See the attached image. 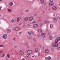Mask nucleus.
<instances>
[{
  "label": "nucleus",
  "mask_w": 60,
  "mask_h": 60,
  "mask_svg": "<svg viewBox=\"0 0 60 60\" xmlns=\"http://www.w3.org/2000/svg\"><path fill=\"white\" fill-rule=\"evenodd\" d=\"M27 52L28 54H31L33 53V51L31 50H29L27 51Z\"/></svg>",
  "instance_id": "nucleus-3"
},
{
  "label": "nucleus",
  "mask_w": 60,
  "mask_h": 60,
  "mask_svg": "<svg viewBox=\"0 0 60 60\" xmlns=\"http://www.w3.org/2000/svg\"><path fill=\"white\" fill-rule=\"evenodd\" d=\"M28 49H29L30 48V46H28L27 47Z\"/></svg>",
  "instance_id": "nucleus-57"
},
{
  "label": "nucleus",
  "mask_w": 60,
  "mask_h": 60,
  "mask_svg": "<svg viewBox=\"0 0 60 60\" xmlns=\"http://www.w3.org/2000/svg\"><path fill=\"white\" fill-rule=\"evenodd\" d=\"M11 22L13 24H14V23H15V21H14V20L13 19H12L11 20Z\"/></svg>",
  "instance_id": "nucleus-20"
},
{
  "label": "nucleus",
  "mask_w": 60,
  "mask_h": 60,
  "mask_svg": "<svg viewBox=\"0 0 60 60\" xmlns=\"http://www.w3.org/2000/svg\"><path fill=\"white\" fill-rule=\"evenodd\" d=\"M29 11L27 9H26L25 10V12H28Z\"/></svg>",
  "instance_id": "nucleus-32"
},
{
  "label": "nucleus",
  "mask_w": 60,
  "mask_h": 60,
  "mask_svg": "<svg viewBox=\"0 0 60 60\" xmlns=\"http://www.w3.org/2000/svg\"><path fill=\"white\" fill-rule=\"evenodd\" d=\"M58 44H56L55 45V47H56V48H57V47H58Z\"/></svg>",
  "instance_id": "nucleus-27"
},
{
  "label": "nucleus",
  "mask_w": 60,
  "mask_h": 60,
  "mask_svg": "<svg viewBox=\"0 0 60 60\" xmlns=\"http://www.w3.org/2000/svg\"><path fill=\"white\" fill-rule=\"evenodd\" d=\"M57 49H58V50H60V47L58 48H57Z\"/></svg>",
  "instance_id": "nucleus-52"
},
{
  "label": "nucleus",
  "mask_w": 60,
  "mask_h": 60,
  "mask_svg": "<svg viewBox=\"0 0 60 60\" xmlns=\"http://www.w3.org/2000/svg\"><path fill=\"white\" fill-rule=\"evenodd\" d=\"M56 7L55 6H53L52 8V9L53 10H56Z\"/></svg>",
  "instance_id": "nucleus-11"
},
{
  "label": "nucleus",
  "mask_w": 60,
  "mask_h": 60,
  "mask_svg": "<svg viewBox=\"0 0 60 60\" xmlns=\"http://www.w3.org/2000/svg\"><path fill=\"white\" fill-rule=\"evenodd\" d=\"M38 37H40L41 36V35L40 34H38Z\"/></svg>",
  "instance_id": "nucleus-40"
},
{
  "label": "nucleus",
  "mask_w": 60,
  "mask_h": 60,
  "mask_svg": "<svg viewBox=\"0 0 60 60\" xmlns=\"http://www.w3.org/2000/svg\"><path fill=\"white\" fill-rule=\"evenodd\" d=\"M7 31L8 33H10L11 32V30L10 29H8L7 30Z\"/></svg>",
  "instance_id": "nucleus-18"
},
{
  "label": "nucleus",
  "mask_w": 60,
  "mask_h": 60,
  "mask_svg": "<svg viewBox=\"0 0 60 60\" xmlns=\"http://www.w3.org/2000/svg\"><path fill=\"white\" fill-rule=\"evenodd\" d=\"M26 56H28V57H30V55L29 54H27Z\"/></svg>",
  "instance_id": "nucleus-28"
},
{
  "label": "nucleus",
  "mask_w": 60,
  "mask_h": 60,
  "mask_svg": "<svg viewBox=\"0 0 60 60\" xmlns=\"http://www.w3.org/2000/svg\"><path fill=\"white\" fill-rule=\"evenodd\" d=\"M2 8V7L0 6V10H1V9Z\"/></svg>",
  "instance_id": "nucleus-54"
},
{
  "label": "nucleus",
  "mask_w": 60,
  "mask_h": 60,
  "mask_svg": "<svg viewBox=\"0 0 60 60\" xmlns=\"http://www.w3.org/2000/svg\"><path fill=\"white\" fill-rule=\"evenodd\" d=\"M52 38H53L52 36H51L49 37V40H52Z\"/></svg>",
  "instance_id": "nucleus-19"
},
{
  "label": "nucleus",
  "mask_w": 60,
  "mask_h": 60,
  "mask_svg": "<svg viewBox=\"0 0 60 60\" xmlns=\"http://www.w3.org/2000/svg\"><path fill=\"white\" fill-rule=\"evenodd\" d=\"M4 45H0V47H4Z\"/></svg>",
  "instance_id": "nucleus-41"
},
{
  "label": "nucleus",
  "mask_w": 60,
  "mask_h": 60,
  "mask_svg": "<svg viewBox=\"0 0 60 60\" xmlns=\"http://www.w3.org/2000/svg\"><path fill=\"white\" fill-rule=\"evenodd\" d=\"M41 35L43 37H44L45 36V34L44 33H42L41 34Z\"/></svg>",
  "instance_id": "nucleus-12"
},
{
  "label": "nucleus",
  "mask_w": 60,
  "mask_h": 60,
  "mask_svg": "<svg viewBox=\"0 0 60 60\" xmlns=\"http://www.w3.org/2000/svg\"><path fill=\"white\" fill-rule=\"evenodd\" d=\"M38 51V49L37 48L35 49V52H37Z\"/></svg>",
  "instance_id": "nucleus-29"
},
{
  "label": "nucleus",
  "mask_w": 60,
  "mask_h": 60,
  "mask_svg": "<svg viewBox=\"0 0 60 60\" xmlns=\"http://www.w3.org/2000/svg\"><path fill=\"white\" fill-rule=\"evenodd\" d=\"M23 27H24V28H26V26L25 25H23Z\"/></svg>",
  "instance_id": "nucleus-48"
},
{
  "label": "nucleus",
  "mask_w": 60,
  "mask_h": 60,
  "mask_svg": "<svg viewBox=\"0 0 60 60\" xmlns=\"http://www.w3.org/2000/svg\"><path fill=\"white\" fill-rule=\"evenodd\" d=\"M20 19H21V18H20V17H18L17 19V22H19Z\"/></svg>",
  "instance_id": "nucleus-10"
},
{
  "label": "nucleus",
  "mask_w": 60,
  "mask_h": 60,
  "mask_svg": "<svg viewBox=\"0 0 60 60\" xmlns=\"http://www.w3.org/2000/svg\"><path fill=\"white\" fill-rule=\"evenodd\" d=\"M19 26H21L22 25V23H20L19 24Z\"/></svg>",
  "instance_id": "nucleus-64"
},
{
  "label": "nucleus",
  "mask_w": 60,
  "mask_h": 60,
  "mask_svg": "<svg viewBox=\"0 0 60 60\" xmlns=\"http://www.w3.org/2000/svg\"><path fill=\"white\" fill-rule=\"evenodd\" d=\"M56 44L55 43H54L52 45V46L53 47H55V45Z\"/></svg>",
  "instance_id": "nucleus-34"
},
{
  "label": "nucleus",
  "mask_w": 60,
  "mask_h": 60,
  "mask_svg": "<svg viewBox=\"0 0 60 60\" xmlns=\"http://www.w3.org/2000/svg\"><path fill=\"white\" fill-rule=\"evenodd\" d=\"M3 37L4 39H6L7 38V35L6 34L3 35Z\"/></svg>",
  "instance_id": "nucleus-2"
},
{
  "label": "nucleus",
  "mask_w": 60,
  "mask_h": 60,
  "mask_svg": "<svg viewBox=\"0 0 60 60\" xmlns=\"http://www.w3.org/2000/svg\"><path fill=\"white\" fill-rule=\"evenodd\" d=\"M21 60H25V59H24L23 58Z\"/></svg>",
  "instance_id": "nucleus-62"
},
{
  "label": "nucleus",
  "mask_w": 60,
  "mask_h": 60,
  "mask_svg": "<svg viewBox=\"0 0 60 60\" xmlns=\"http://www.w3.org/2000/svg\"><path fill=\"white\" fill-rule=\"evenodd\" d=\"M37 15V14H34V15L35 16H36Z\"/></svg>",
  "instance_id": "nucleus-47"
},
{
  "label": "nucleus",
  "mask_w": 60,
  "mask_h": 60,
  "mask_svg": "<svg viewBox=\"0 0 60 60\" xmlns=\"http://www.w3.org/2000/svg\"><path fill=\"white\" fill-rule=\"evenodd\" d=\"M53 16H55V14H54Z\"/></svg>",
  "instance_id": "nucleus-63"
},
{
  "label": "nucleus",
  "mask_w": 60,
  "mask_h": 60,
  "mask_svg": "<svg viewBox=\"0 0 60 60\" xmlns=\"http://www.w3.org/2000/svg\"><path fill=\"white\" fill-rule=\"evenodd\" d=\"M33 40L34 41H36V39L34 38V39Z\"/></svg>",
  "instance_id": "nucleus-43"
},
{
  "label": "nucleus",
  "mask_w": 60,
  "mask_h": 60,
  "mask_svg": "<svg viewBox=\"0 0 60 60\" xmlns=\"http://www.w3.org/2000/svg\"><path fill=\"white\" fill-rule=\"evenodd\" d=\"M4 56H5V54L4 53H3L1 55V57H3Z\"/></svg>",
  "instance_id": "nucleus-23"
},
{
  "label": "nucleus",
  "mask_w": 60,
  "mask_h": 60,
  "mask_svg": "<svg viewBox=\"0 0 60 60\" xmlns=\"http://www.w3.org/2000/svg\"><path fill=\"white\" fill-rule=\"evenodd\" d=\"M50 2H53V0H49Z\"/></svg>",
  "instance_id": "nucleus-45"
},
{
  "label": "nucleus",
  "mask_w": 60,
  "mask_h": 60,
  "mask_svg": "<svg viewBox=\"0 0 60 60\" xmlns=\"http://www.w3.org/2000/svg\"><path fill=\"white\" fill-rule=\"evenodd\" d=\"M53 21L55 22L57 21V19L56 18H54L53 19Z\"/></svg>",
  "instance_id": "nucleus-15"
},
{
  "label": "nucleus",
  "mask_w": 60,
  "mask_h": 60,
  "mask_svg": "<svg viewBox=\"0 0 60 60\" xmlns=\"http://www.w3.org/2000/svg\"><path fill=\"white\" fill-rule=\"evenodd\" d=\"M24 20L26 21H27L28 20V18L27 17H25V18Z\"/></svg>",
  "instance_id": "nucleus-17"
},
{
  "label": "nucleus",
  "mask_w": 60,
  "mask_h": 60,
  "mask_svg": "<svg viewBox=\"0 0 60 60\" xmlns=\"http://www.w3.org/2000/svg\"><path fill=\"white\" fill-rule=\"evenodd\" d=\"M33 17L32 16L31 17H30L29 18V20L30 21H31L33 19Z\"/></svg>",
  "instance_id": "nucleus-16"
},
{
  "label": "nucleus",
  "mask_w": 60,
  "mask_h": 60,
  "mask_svg": "<svg viewBox=\"0 0 60 60\" xmlns=\"http://www.w3.org/2000/svg\"><path fill=\"white\" fill-rule=\"evenodd\" d=\"M13 3L12 2H11L9 3L8 4V6L9 7H11L13 5Z\"/></svg>",
  "instance_id": "nucleus-6"
},
{
  "label": "nucleus",
  "mask_w": 60,
  "mask_h": 60,
  "mask_svg": "<svg viewBox=\"0 0 60 60\" xmlns=\"http://www.w3.org/2000/svg\"><path fill=\"white\" fill-rule=\"evenodd\" d=\"M45 53H48L49 52V50L48 49H46L45 50Z\"/></svg>",
  "instance_id": "nucleus-25"
},
{
  "label": "nucleus",
  "mask_w": 60,
  "mask_h": 60,
  "mask_svg": "<svg viewBox=\"0 0 60 60\" xmlns=\"http://www.w3.org/2000/svg\"><path fill=\"white\" fill-rule=\"evenodd\" d=\"M35 47V44H34V45L33 46V47Z\"/></svg>",
  "instance_id": "nucleus-56"
},
{
  "label": "nucleus",
  "mask_w": 60,
  "mask_h": 60,
  "mask_svg": "<svg viewBox=\"0 0 60 60\" xmlns=\"http://www.w3.org/2000/svg\"><path fill=\"white\" fill-rule=\"evenodd\" d=\"M40 56V53L39 52H38V56Z\"/></svg>",
  "instance_id": "nucleus-50"
},
{
  "label": "nucleus",
  "mask_w": 60,
  "mask_h": 60,
  "mask_svg": "<svg viewBox=\"0 0 60 60\" xmlns=\"http://www.w3.org/2000/svg\"><path fill=\"white\" fill-rule=\"evenodd\" d=\"M42 23H40V25L41 26V25H42Z\"/></svg>",
  "instance_id": "nucleus-61"
},
{
  "label": "nucleus",
  "mask_w": 60,
  "mask_h": 60,
  "mask_svg": "<svg viewBox=\"0 0 60 60\" xmlns=\"http://www.w3.org/2000/svg\"><path fill=\"white\" fill-rule=\"evenodd\" d=\"M51 50L52 52H54V49L53 48H52L51 49Z\"/></svg>",
  "instance_id": "nucleus-30"
},
{
  "label": "nucleus",
  "mask_w": 60,
  "mask_h": 60,
  "mask_svg": "<svg viewBox=\"0 0 60 60\" xmlns=\"http://www.w3.org/2000/svg\"><path fill=\"white\" fill-rule=\"evenodd\" d=\"M21 33V31H20L19 32V34H20V33Z\"/></svg>",
  "instance_id": "nucleus-60"
},
{
  "label": "nucleus",
  "mask_w": 60,
  "mask_h": 60,
  "mask_svg": "<svg viewBox=\"0 0 60 60\" xmlns=\"http://www.w3.org/2000/svg\"><path fill=\"white\" fill-rule=\"evenodd\" d=\"M38 46L40 47V48H41V45H39Z\"/></svg>",
  "instance_id": "nucleus-49"
},
{
  "label": "nucleus",
  "mask_w": 60,
  "mask_h": 60,
  "mask_svg": "<svg viewBox=\"0 0 60 60\" xmlns=\"http://www.w3.org/2000/svg\"><path fill=\"white\" fill-rule=\"evenodd\" d=\"M58 42V40H56L55 41V43H57Z\"/></svg>",
  "instance_id": "nucleus-38"
},
{
  "label": "nucleus",
  "mask_w": 60,
  "mask_h": 60,
  "mask_svg": "<svg viewBox=\"0 0 60 60\" xmlns=\"http://www.w3.org/2000/svg\"><path fill=\"white\" fill-rule=\"evenodd\" d=\"M44 48H45V47L44 46H43L42 47V49L43 50L44 49Z\"/></svg>",
  "instance_id": "nucleus-44"
},
{
  "label": "nucleus",
  "mask_w": 60,
  "mask_h": 60,
  "mask_svg": "<svg viewBox=\"0 0 60 60\" xmlns=\"http://www.w3.org/2000/svg\"><path fill=\"white\" fill-rule=\"evenodd\" d=\"M38 21H41V19H39L38 20Z\"/></svg>",
  "instance_id": "nucleus-59"
},
{
  "label": "nucleus",
  "mask_w": 60,
  "mask_h": 60,
  "mask_svg": "<svg viewBox=\"0 0 60 60\" xmlns=\"http://www.w3.org/2000/svg\"><path fill=\"white\" fill-rule=\"evenodd\" d=\"M53 4H54V3L52 2H50L49 4V5L50 6H51L53 5Z\"/></svg>",
  "instance_id": "nucleus-9"
},
{
  "label": "nucleus",
  "mask_w": 60,
  "mask_h": 60,
  "mask_svg": "<svg viewBox=\"0 0 60 60\" xmlns=\"http://www.w3.org/2000/svg\"><path fill=\"white\" fill-rule=\"evenodd\" d=\"M27 26H30L31 25H30V24H28L27 25Z\"/></svg>",
  "instance_id": "nucleus-51"
},
{
  "label": "nucleus",
  "mask_w": 60,
  "mask_h": 60,
  "mask_svg": "<svg viewBox=\"0 0 60 60\" xmlns=\"http://www.w3.org/2000/svg\"><path fill=\"white\" fill-rule=\"evenodd\" d=\"M53 25L52 24H51L50 25V28H53Z\"/></svg>",
  "instance_id": "nucleus-26"
},
{
  "label": "nucleus",
  "mask_w": 60,
  "mask_h": 60,
  "mask_svg": "<svg viewBox=\"0 0 60 60\" xmlns=\"http://www.w3.org/2000/svg\"><path fill=\"white\" fill-rule=\"evenodd\" d=\"M44 23L45 24H46L47 23V21L45 20L44 22Z\"/></svg>",
  "instance_id": "nucleus-37"
},
{
  "label": "nucleus",
  "mask_w": 60,
  "mask_h": 60,
  "mask_svg": "<svg viewBox=\"0 0 60 60\" xmlns=\"http://www.w3.org/2000/svg\"><path fill=\"white\" fill-rule=\"evenodd\" d=\"M8 12H9V13H11V9L8 8Z\"/></svg>",
  "instance_id": "nucleus-13"
},
{
  "label": "nucleus",
  "mask_w": 60,
  "mask_h": 60,
  "mask_svg": "<svg viewBox=\"0 0 60 60\" xmlns=\"http://www.w3.org/2000/svg\"><path fill=\"white\" fill-rule=\"evenodd\" d=\"M19 53L21 55H23L24 54V52L22 50H20L19 52Z\"/></svg>",
  "instance_id": "nucleus-8"
},
{
  "label": "nucleus",
  "mask_w": 60,
  "mask_h": 60,
  "mask_svg": "<svg viewBox=\"0 0 60 60\" xmlns=\"http://www.w3.org/2000/svg\"><path fill=\"white\" fill-rule=\"evenodd\" d=\"M13 41H16V40H17V38H16L15 37H14L13 38Z\"/></svg>",
  "instance_id": "nucleus-14"
},
{
  "label": "nucleus",
  "mask_w": 60,
  "mask_h": 60,
  "mask_svg": "<svg viewBox=\"0 0 60 60\" xmlns=\"http://www.w3.org/2000/svg\"><path fill=\"white\" fill-rule=\"evenodd\" d=\"M28 45V42H26L25 44L24 45V46H27V45Z\"/></svg>",
  "instance_id": "nucleus-24"
},
{
  "label": "nucleus",
  "mask_w": 60,
  "mask_h": 60,
  "mask_svg": "<svg viewBox=\"0 0 60 60\" xmlns=\"http://www.w3.org/2000/svg\"><path fill=\"white\" fill-rule=\"evenodd\" d=\"M28 33L30 35H33L34 34V33L32 31L29 32Z\"/></svg>",
  "instance_id": "nucleus-5"
},
{
  "label": "nucleus",
  "mask_w": 60,
  "mask_h": 60,
  "mask_svg": "<svg viewBox=\"0 0 60 60\" xmlns=\"http://www.w3.org/2000/svg\"><path fill=\"white\" fill-rule=\"evenodd\" d=\"M7 57L9 58H10V53H8L7 54Z\"/></svg>",
  "instance_id": "nucleus-22"
},
{
  "label": "nucleus",
  "mask_w": 60,
  "mask_h": 60,
  "mask_svg": "<svg viewBox=\"0 0 60 60\" xmlns=\"http://www.w3.org/2000/svg\"><path fill=\"white\" fill-rule=\"evenodd\" d=\"M46 22L47 24H49V21H47Z\"/></svg>",
  "instance_id": "nucleus-55"
},
{
  "label": "nucleus",
  "mask_w": 60,
  "mask_h": 60,
  "mask_svg": "<svg viewBox=\"0 0 60 60\" xmlns=\"http://www.w3.org/2000/svg\"><path fill=\"white\" fill-rule=\"evenodd\" d=\"M47 35H50V33L49 32H48L47 33Z\"/></svg>",
  "instance_id": "nucleus-36"
},
{
  "label": "nucleus",
  "mask_w": 60,
  "mask_h": 60,
  "mask_svg": "<svg viewBox=\"0 0 60 60\" xmlns=\"http://www.w3.org/2000/svg\"><path fill=\"white\" fill-rule=\"evenodd\" d=\"M38 32H39V33H41L42 31V30L41 29H39L38 30Z\"/></svg>",
  "instance_id": "nucleus-21"
},
{
  "label": "nucleus",
  "mask_w": 60,
  "mask_h": 60,
  "mask_svg": "<svg viewBox=\"0 0 60 60\" xmlns=\"http://www.w3.org/2000/svg\"><path fill=\"white\" fill-rule=\"evenodd\" d=\"M17 45H14V48H17Z\"/></svg>",
  "instance_id": "nucleus-31"
},
{
  "label": "nucleus",
  "mask_w": 60,
  "mask_h": 60,
  "mask_svg": "<svg viewBox=\"0 0 60 60\" xmlns=\"http://www.w3.org/2000/svg\"><path fill=\"white\" fill-rule=\"evenodd\" d=\"M3 53V51H0V54H1V53Z\"/></svg>",
  "instance_id": "nucleus-46"
},
{
  "label": "nucleus",
  "mask_w": 60,
  "mask_h": 60,
  "mask_svg": "<svg viewBox=\"0 0 60 60\" xmlns=\"http://www.w3.org/2000/svg\"><path fill=\"white\" fill-rule=\"evenodd\" d=\"M32 23H33V24H35L36 23V22L35 21H34L32 22Z\"/></svg>",
  "instance_id": "nucleus-42"
},
{
  "label": "nucleus",
  "mask_w": 60,
  "mask_h": 60,
  "mask_svg": "<svg viewBox=\"0 0 60 60\" xmlns=\"http://www.w3.org/2000/svg\"><path fill=\"white\" fill-rule=\"evenodd\" d=\"M28 39H32V38H31V37H30L28 38Z\"/></svg>",
  "instance_id": "nucleus-39"
},
{
  "label": "nucleus",
  "mask_w": 60,
  "mask_h": 60,
  "mask_svg": "<svg viewBox=\"0 0 60 60\" xmlns=\"http://www.w3.org/2000/svg\"><path fill=\"white\" fill-rule=\"evenodd\" d=\"M57 18L58 19H60V17L58 16L57 17Z\"/></svg>",
  "instance_id": "nucleus-53"
},
{
  "label": "nucleus",
  "mask_w": 60,
  "mask_h": 60,
  "mask_svg": "<svg viewBox=\"0 0 60 60\" xmlns=\"http://www.w3.org/2000/svg\"><path fill=\"white\" fill-rule=\"evenodd\" d=\"M14 29L16 31H19V30L20 29V28L19 27H14Z\"/></svg>",
  "instance_id": "nucleus-1"
},
{
  "label": "nucleus",
  "mask_w": 60,
  "mask_h": 60,
  "mask_svg": "<svg viewBox=\"0 0 60 60\" xmlns=\"http://www.w3.org/2000/svg\"><path fill=\"white\" fill-rule=\"evenodd\" d=\"M57 59H58V60H59L60 59V58L59 57H57Z\"/></svg>",
  "instance_id": "nucleus-58"
},
{
  "label": "nucleus",
  "mask_w": 60,
  "mask_h": 60,
  "mask_svg": "<svg viewBox=\"0 0 60 60\" xmlns=\"http://www.w3.org/2000/svg\"><path fill=\"white\" fill-rule=\"evenodd\" d=\"M45 59L47 60H50L51 59V57L49 56L47 57H45Z\"/></svg>",
  "instance_id": "nucleus-4"
},
{
  "label": "nucleus",
  "mask_w": 60,
  "mask_h": 60,
  "mask_svg": "<svg viewBox=\"0 0 60 60\" xmlns=\"http://www.w3.org/2000/svg\"><path fill=\"white\" fill-rule=\"evenodd\" d=\"M41 1V2L42 3H44V0H40Z\"/></svg>",
  "instance_id": "nucleus-35"
},
{
  "label": "nucleus",
  "mask_w": 60,
  "mask_h": 60,
  "mask_svg": "<svg viewBox=\"0 0 60 60\" xmlns=\"http://www.w3.org/2000/svg\"><path fill=\"white\" fill-rule=\"evenodd\" d=\"M39 26V25L38 24H35L33 25V27L34 28H36V27H38Z\"/></svg>",
  "instance_id": "nucleus-7"
},
{
  "label": "nucleus",
  "mask_w": 60,
  "mask_h": 60,
  "mask_svg": "<svg viewBox=\"0 0 60 60\" xmlns=\"http://www.w3.org/2000/svg\"><path fill=\"white\" fill-rule=\"evenodd\" d=\"M60 40V38L59 37L57 39V41H59Z\"/></svg>",
  "instance_id": "nucleus-33"
}]
</instances>
